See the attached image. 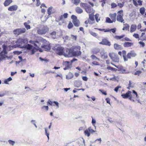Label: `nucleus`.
<instances>
[{"label": "nucleus", "mask_w": 146, "mask_h": 146, "mask_svg": "<svg viewBox=\"0 0 146 146\" xmlns=\"http://www.w3.org/2000/svg\"><path fill=\"white\" fill-rule=\"evenodd\" d=\"M84 133L85 135L89 137L90 135V133L88 129H86L84 132Z\"/></svg>", "instance_id": "473e14b6"}, {"label": "nucleus", "mask_w": 146, "mask_h": 146, "mask_svg": "<svg viewBox=\"0 0 146 146\" xmlns=\"http://www.w3.org/2000/svg\"><path fill=\"white\" fill-rule=\"evenodd\" d=\"M53 102H52L50 100H49L47 102V104H49L51 106H54V105H53Z\"/></svg>", "instance_id": "e2e57ef3"}, {"label": "nucleus", "mask_w": 146, "mask_h": 146, "mask_svg": "<svg viewBox=\"0 0 146 146\" xmlns=\"http://www.w3.org/2000/svg\"><path fill=\"white\" fill-rule=\"evenodd\" d=\"M82 85V82L80 81H76L74 82V86L78 88Z\"/></svg>", "instance_id": "a211bd4d"}, {"label": "nucleus", "mask_w": 146, "mask_h": 146, "mask_svg": "<svg viewBox=\"0 0 146 146\" xmlns=\"http://www.w3.org/2000/svg\"><path fill=\"white\" fill-rule=\"evenodd\" d=\"M107 68L108 70H114L116 71L117 70V69L116 68H113L111 66L108 67Z\"/></svg>", "instance_id": "c03bdc74"}, {"label": "nucleus", "mask_w": 146, "mask_h": 146, "mask_svg": "<svg viewBox=\"0 0 146 146\" xmlns=\"http://www.w3.org/2000/svg\"><path fill=\"white\" fill-rule=\"evenodd\" d=\"M28 42L27 38H19L17 41V44L20 47L22 48L25 46V44L27 43Z\"/></svg>", "instance_id": "39448f33"}, {"label": "nucleus", "mask_w": 146, "mask_h": 146, "mask_svg": "<svg viewBox=\"0 0 146 146\" xmlns=\"http://www.w3.org/2000/svg\"><path fill=\"white\" fill-rule=\"evenodd\" d=\"M73 77V74L71 73H69L68 75L66 76V78L67 79H70L72 78Z\"/></svg>", "instance_id": "cd10ccee"}, {"label": "nucleus", "mask_w": 146, "mask_h": 146, "mask_svg": "<svg viewBox=\"0 0 146 146\" xmlns=\"http://www.w3.org/2000/svg\"><path fill=\"white\" fill-rule=\"evenodd\" d=\"M123 3H119L118 4V6H119L120 8H122L123 6Z\"/></svg>", "instance_id": "680f3d73"}, {"label": "nucleus", "mask_w": 146, "mask_h": 146, "mask_svg": "<svg viewBox=\"0 0 146 146\" xmlns=\"http://www.w3.org/2000/svg\"><path fill=\"white\" fill-rule=\"evenodd\" d=\"M139 11L140 13L143 15L144 13L145 9L144 7H141Z\"/></svg>", "instance_id": "c9c22d12"}, {"label": "nucleus", "mask_w": 146, "mask_h": 146, "mask_svg": "<svg viewBox=\"0 0 146 146\" xmlns=\"http://www.w3.org/2000/svg\"><path fill=\"white\" fill-rule=\"evenodd\" d=\"M129 87L131 88H133L134 87V83L133 82H131V81L130 80L129 81Z\"/></svg>", "instance_id": "79ce46f5"}, {"label": "nucleus", "mask_w": 146, "mask_h": 146, "mask_svg": "<svg viewBox=\"0 0 146 146\" xmlns=\"http://www.w3.org/2000/svg\"><path fill=\"white\" fill-rule=\"evenodd\" d=\"M80 0H72L71 2L74 4L77 5L80 2Z\"/></svg>", "instance_id": "c85d7f7f"}, {"label": "nucleus", "mask_w": 146, "mask_h": 146, "mask_svg": "<svg viewBox=\"0 0 146 146\" xmlns=\"http://www.w3.org/2000/svg\"><path fill=\"white\" fill-rule=\"evenodd\" d=\"M132 92H133V94H134V98H138V95H137V92H136L134 90H133Z\"/></svg>", "instance_id": "49530a36"}, {"label": "nucleus", "mask_w": 146, "mask_h": 146, "mask_svg": "<svg viewBox=\"0 0 146 146\" xmlns=\"http://www.w3.org/2000/svg\"><path fill=\"white\" fill-rule=\"evenodd\" d=\"M71 37L72 38V39H74V40H76V36H74L73 35H71Z\"/></svg>", "instance_id": "338daca9"}, {"label": "nucleus", "mask_w": 146, "mask_h": 146, "mask_svg": "<svg viewBox=\"0 0 146 146\" xmlns=\"http://www.w3.org/2000/svg\"><path fill=\"white\" fill-rule=\"evenodd\" d=\"M114 48L115 50H119L121 48V46L115 43L114 44Z\"/></svg>", "instance_id": "bb28decb"}, {"label": "nucleus", "mask_w": 146, "mask_h": 146, "mask_svg": "<svg viewBox=\"0 0 146 146\" xmlns=\"http://www.w3.org/2000/svg\"><path fill=\"white\" fill-rule=\"evenodd\" d=\"M123 27L122 29L123 30H125L127 31H129V25H128L126 23L124 24L123 25Z\"/></svg>", "instance_id": "4be33fe9"}, {"label": "nucleus", "mask_w": 146, "mask_h": 146, "mask_svg": "<svg viewBox=\"0 0 146 146\" xmlns=\"http://www.w3.org/2000/svg\"><path fill=\"white\" fill-rule=\"evenodd\" d=\"M80 5L81 7L83 8H84L85 9V8H86L88 5L87 4L84 3H81Z\"/></svg>", "instance_id": "4c0bfd02"}, {"label": "nucleus", "mask_w": 146, "mask_h": 146, "mask_svg": "<svg viewBox=\"0 0 146 146\" xmlns=\"http://www.w3.org/2000/svg\"><path fill=\"white\" fill-rule=\"evenodd\" d=\"M109 56L112 60L114 62H119V58L116 54L114 53H109Z\"/></svg>", "instance_id": "6e6552de"}, {"label": "nucleus", "mask_w": 146, "mask_h": 146, "mask_svg": "<svg viewBox=\"0 0 146 146\" xmlns=\"http://www.w3.org/2000/svg\"><path fill=\"white\" fill-rule=\"evenodd\" d=\"M45 133L46 135L47 136L48 139H49V132H48L47 131V128H45Z\"/></svg>", "instance_id": "ea45409f"}, {"label": "nucleus", "mask_w": 146, "mask_h": 146, "mask_svg": "<svg viewBox=\"0 0 146 146\" xmlns=\"http://www.w3.org/2000/svg\"><path fill=\"white\" fill-rule=\"evenodd\" d=\"M124 36V35H123L121 36H115L114 37V38L117 39H119L123 38Z\"/></svg>", "instance_id": "f704fd0d"}, {"label": "nucleus", "mask_w": 146, "mask_h": 146, "mask_svg": "<svg viewBox=\"0 0 146 146\" xmlns=\"http://www.w3.org/2000/svg\"><path fill=\"white\" fill-rule=\"evenodd\" d=\"M139 44L141 45V46L143 47H144L145 46V43L142 41H139Z\"/></svg>", "instance_id": "4d7b16f0"}, {"label": "nucleus", "mask_w": 146, "mask_h": 146, "mask_svg": "<svg viewBox=\"0 0 146 146\" xmlns=\"http://www.w3.org/2000/svg\"><path fill=\"white\" fill-rule=\"evenodd\" d=\"M76 11L78 14H81L82 13L83 11L79 7H77L75 9Z\"/></svg>", "instance_id": "412c9836"}, {"label": "nucleus", "mask_w": 146, "mask_h": 146, "mask_svg": "<svg viewBox=\"0 0 146 146\" xmlns=\"http://www.w3.org/2000/svg\"><path fill=\"white\" fill-rule=\"evenodd\" d=\"M40 40V42L44 44L41 46V47L44 48L45 50H50V47L49 42L43 38H41Z\"/></svg>", "instance_id": "f257e3e1"}, {"label": "nucleus", "mask_w": 146, "mask_h": 146, "mask_svg": "<svg viewBox=\"0 0 146 146\" xmlns=\"http://www.w3.org/2000/svg\"><path fill=\"white\" fill-rule=\"evenodd\" d=\"M141 73V71L140 70L137 71L134 74L135 75H138L139 76Z\"/></svg>", "instance_id": "3c124183"}, {"label": "nucleus", "mask_w": 146, "mask_h": 146, "mask_svg": "<svg viewBox=\"0 0 146 146\" xmlns=\"http://www.w3.org/2000/svg\"><path fill=\"white\" fill-rule=\"evenodd\" d=\"M112 8H114L117 6V5L115 3H112L111 4Z\"/></svg>", "instance_id": "774afa93"}, {"label": "nucleus", "mask_w": 146, "mask_h": 146, "mask_svg": "<svg viewBox=\"0 0 146 146\" xmlns=\"http://www.w3.org/2000/svg\"><path fill=\"white\" fill-rule=\"evenodd\" d=\"M80 47L79 46H75L72 50L73 56H78L81 55V52L80 51Z\"/></svg>", "instance_id": "423d86ee"}, {"label": "nucleus", "mask_w": 146, "mask_h": 146, "mask_svg": "<svg viewBox=\"0 0 146 146\" xmlns=\"http://www.w3.org/2000/svg\"><path fill=\"white\" fill-rule=\"evenodd\" d=\"M123 53V59L125 61H127V59L125 57V55L126 52L125 51L123 50L122 51Z\"/></svg>", "instance_id": "c756f323"}, {"label": "nucleus", "mask_w": 146, "mask_h": 146, "mask_svg": "<svg viewBox=\"0 0 146 146\" xmlns=\"http://www.w3.org/2000/svg\"><path fill=\"white\" fill-rule=\"evenodd\" d=\"M53 8V7H50L49 8L47 9V12L48 14L49 15H50L51 14V12L52 11V9Z\"/></svg>", "instance_id": "a18cd8bd"}, {"label": "nucleus", "mask_w": 146, "mask_h": 146, "mask_svg": "<svg viewBox=\"0 0 146 146\" xmlns=\"http://www.w3.org/2000/svg\"><path fill=\"white\" fill-rule=\"evenodd\" d=\"M129 53H130L132 57H134L135 56H136V54L134 51H131Z\"/></svg>", "instance_id": "37998d69"}, {"label": "nucleus", "mask_w": 146, "mask_h": 146, "mask_svg": "<svg viewBox=\"0 0 146 146\" xmlns=\"http://www.w3.org/2000/svg\"><path fill=\"white\" fill-rule=\"evenodd\" d=\"M121 87L119 86H117V87H116L114 90L116 92H117L118 90V89L119 88H121Z\"/></svg>", "instance_id": "bf43d9fd"}, {"label": "nucleus", "mask_w": 146, "mask_h": 146, "mask_svg": "<svg viewBox=\"0 0 146 146\" xmlns=\"http://www.w3.org/2000/svg\"><path fill=\"white\" fill-rule=\"evenodd\" d=\"M86 11L88 13H90L92 11V9L91 8L90 5H87V7L85 8Z\"/></svg>", "instance_id": "dca6fc26"}, {"label": "nucleus", "mask_w": 146, "mask_h": 146, "mask_svg": "<svg viewBox=\"0 0 146 146\" xmlns=\"http://www.w3.org/2000/svg\"><path fill=\"white\" fill-rule=\"evenodd\" d=\"M24 25L27 30H28L31 29V27L30 25L29 24H27L26 23H24Z\"/></svg>", "instance_id": "72a5a7b5"}, {"label": "nucleus", "mask_w": 146, "mask_h": 146, "mask_svg": "<svg viewBox=\"0 0 146 146\" xmlns=\"http://www.w3.org/2000/svg\"><path fill=\"white\" fill-rule=\"evenodd\" d=\"M116 28H114L113 29H110V31H111L113 33H114L116 32Z\"/></svg>", "instance_id": "69168bd1"}, {"label": "nucleus", "mask_w": 146, "mask_h": 146, "mask_svg": "<svg viewBox=\"0 0 146 146\" xmlns=\"http://www.w3.org/2000/svg\"><path fill=\"white\" fill-rule=\"evenodd\" d=\"M117 13L118 14L117 17V20L121 23H124V20L123 18V11L122 10L118 11Z\"/></svg>", "instance_id": "20e7f679"}, {"label": "nucleus", "mask_w": 146, "mask_h": 146, "mask_svg": "<svg viewBox=\"0 0 146 146\" xmlns=\"http://www.w3.org/2000/svg\"><path fill=\"white\" fill-rule=\"evenodd\" d=\"M70 62L68 61H65L63 63V65H64L66 66L63 69L64 70H66L67 69H68L70 68L69 66Z\"/></svg>", "instance_id": "ddd939ff"}, {"label": "nucleus", "mask_w": 146, "mask_h": 146, "mask_svg": "<svg viewBox=\"0 0 146 146\" xmlns=\"http://www.w3.org/2000/svg\"><path fill=\"white\" fill-rule=\"evenodd\" d=\"M51 37L53 38H56V32L53 31L51 33Z\"/></svg>", "instance_id": "7c9ffc66"}, {"label": "nucleus", "mask_w": 146, "mask_h": 146, "mask_svg": "<svg viewBox=\"0 0 146 146\" xmlns=\"http://www.w3.org/2000/svg\"><path fill=\"white\" fill-rule=\"evenodd\" d=\"M96 121L95 119H94L93 118L92 119V123L93 125L95 127V129H96V127L95 125V124L96 123Z\"/></svg>", "instance_id": "09e8293b"}, {"label": "nucleus", "mask_w": 146, "mask_h": 146, "mask_svg": "<svg viewBox=\"0 0 146 146\" xmlns=\"http://www.w3.org/2000/svg\"><path fill=\"white\" fill-rule=\"evenodd\" d=\"M137 26L133 24L131 25L130 32L132 33L135 31L136 29Z\"/></svg>", "instance_id": "f3484780"}, {"label": "nucleus", "mask_w": 146, "mask_h": 146, "mask_svg": "<svg viewBox=\"0 0 146 146\" xmlns=\"http://www.w3.org/2000/svg\"><path fill=\"white\" fill-rule=\"evenodd\" d=\"M99 44L109 46H110L111 44L110 42L106 39H102V41L99 42Z\"/></svg>", "instance_id": "9b49d317"}, {"label": "nucleus", "mask_w": 146, "mask_h": 146, "mask_svg": "<svg viewBox=\"0 0 146 146\" xmlns=\"http://www.w3.org/2000/svg\"><path fill=\"white\" fill-rule=\"evenodd\" d=\"M12 2V0H6L4 3V5L5 6L9 5Z\"/></svg>", "instance_id": "393cba45"}, {"label": "nucleus", "mask_w": 146, "mask_h": 146, "mask_svg": "<svg viewBox=\"0 0 146 146\" xmlns=\"http://www.w3.org/2000/svg\"><path fill=\"white\" fill-rule=\"evenodd\" d=\"M100 50L99 48H94L92 49V52L93 54H96L98 53Z\"/></svg>", "instance_id": "aec40b11"}, {"label": "nucleus", "mask_w": 146, "mask_h": 146, "mask_svg": "<svg viewBox=\"0 0 146 146\" xmlns=\"http://www.w3.org/2000/svg\"><path fill=\"white\" fill-rule=\"evenodd\" d=\"M99 15L98 14H96L95 15V17L96 21L98 22L100 20V18H99Z\"/></svg>", "instance_id": "58836bf2"}, {"label": "nucleus", "mask_w": 146, "mask_h": 146, "mask_svg": "<svg viewBox=\"0 0 146 146\" xmlns=\"http://www.w3.org/2000/svg\"><path fill=\"white\" fill-rule=\"evenodd\" d=\"M26 30L25 28H19L14 29L13 31V34L15 35H19L26 32Z\"/></svg>", "instance_id": "0eeeda50"}, {"label": "nucleus", "mask_w": 146, "mask_h": 146, "mask_svg": "<svg viewBox=\"0 0 146 146\" xmlns=\"http://www.w3.org/2000/svg\"><path fill=\"white\" fill-rule=\"evenodd\" d=\"M71 18L73 19L72 21H75L76 20H78L77 19V17L74 15H72L71 16Z\"/></svg>", "instance_id": "8fccbe9b"}, {"label": "nucleus", "mask_w": 146, "mask_h": 146, "mask_svg": "<svg viewBox=\"0 0 146 146\" xmlns=\"http://www.w3.org/2000/svg\"><path fill=\"white\" fill-rule=\"evenodd\" d=\"M73 27V25L72 23L71 22H69L68 25V28L69 29H70L72 28Z\"/></svg>", "instance_id": "de8ad7c7"}, {"label": "nucleus", "mask_w": 146, "mask_h": 146, "mask_svg": "<svg viewBox=\"0 0 146 146\" xmlns=\"http://www.w3.org/2000/svg\"><path fill=\"white\" fill-rule=\"evenodd\" d=\"M8 142L10 144L12 145H13L15 143V142L14 141H13L10 140L8 141Z\"/></svg>", "instance_id": "13d9d810"}, {"label": "nucleus", "mask_w": 146, "mask_h": 146, "mask_svg": "<svg viewBox=\"0 0 146 146\" xmlns=\"http://www.w3.org/2000/svg\"><path fill=\"white\" fill-rule=\"evenodd\" d=\"M90 34L94 36H96L97 35V34L96 33H95L94 32L91 31L90 32Z\"/></svg>", "instance_id": "5fc2aeb1"}, {"label": "nucleus", "mask_w": 146, "mask_h": 146, "mask_svg": "<svg viewBox=\"0 0 146 146\" xmlns=\"http://www.w3.org/2000/svg\"><path fill=\"white\" fill-rule=\"evenodd\" d=\"M103 52H100L101 57L102 58L105 59L107 58L108 57V55L103 50Z\"/></svg>", "instance_id": "2eb2a0df"}, {"label": "nucleus", "mask_w": 146, "mask_h": 146, "mask_svg": "<svg viewBox=\"0 0 146 146\" xmlns=\"http://www.w3.org/2000/svg\"><path fill=\"white\" fill-rule=\"evenodd\" d=\"M90 133H93L96 132V131H94L91 128V127H89L88 129Z\"/></svg>", "instance_id": "a19ab883"}, {"label": "nucleus", "mask_w": 146, "mask_h": 146, "mask_svg": "<svg viewBox=\"0 0 146 146\" xmlns=\"http://www.w3.org/2000/svg\"><path fill=\"white\" fill-rule=\"evenodd\" d=\"M29 43L31 44H34L35 46H39L40 45L39 42L37 41L34 42L32 40H30Z\"/></svg>", "instance_id": "6ab92c4d"}, {"label": "nucleus", "mask_w": 146, "mask_h": 146, "mask_svg": "<svg viewBox=\"0 0 146 146\" xmlns=\"http://www.w3.org/2000/svg\"><path fill=\"white\" fill-rule=\"evenodd\" d=\"M25 47L28 50L33 49L34 48V47L32 45L29 44H28L27 45L25 46Z\"/></svg>", "instance_id": "a878e982"}, {"label": "nucleus", "mask_w": 146, "mask_h": 146, "mask_svg": "<svg viewBox=\"0 0 146 146\" xmlns=\"http://www.w3.org/2000/svg\"><path fill=\"white\" fill-rule=\"evenodd\" d=\"M42 109L47 111L48 110V106H43L42 107Z\"/></svg>", "instance_id": "864d4df0"}, {"label": "nucleus", "mask_w": 146, "mask_h": 146, "mask_svg": "<svg viewBox=\"0 0 146 146\" xmlns=\"http://www.w3.org/2000/svg\"><path fill=\"white\" fill-rule=\"evenodd\" d=\"M133 45V43L130 42H125L123 46L125 47L131 46Z\"/></svg>", "instance_id": "5701e85b"}, {"label": "nucleus", "mask_w": 146, "mask_h": 146, "mask_svg": "<svg viewBox=\"0 0 146 146\" xmlns=\"http://www.w3.org/2000/svg\"><path fill=\"white\" fill-rule=\"evenodd\" d=\"M66 53L64 52V55L66 57H70L73 56L72 50L68 48L66 49Z\"/></svg>", "instance_id": "9d476101"}, {"label": "nucleus", "mask_w": 146, "mask_h": 146, "mask_svg": "<svg viewBox=\"0 0 146 146\" xmlns=\"http://www.w3.org/2000/svg\"><path fill=\"white\" fill-rule=\"evenodd\" d=\"M131 91H128L127 93L125 94H123L121 96L123 98H127L129 97V99L131 100L133 98L132 96L131 95Z\"/></svg>", "instance_id": "1a4fd4ad"}, {"label": "nucleus", "mask_w": 146, "mask_h": 146, "mask_svg": "<svg viewBox=\"0 0 146 146\" xmlns=\"http://www.w3.org/2000/svg\"><path fill=\"white\" fill-rule=\"evenodd\" d=\"M91 58L93 59L94 60H98V58H97L96 56L94 55H92L91 56Z\"/></svg>", "instance_id": "6e6d98bb"}, {"label": "nucleus", "mask_w": 146, "mask_h": 146, "mask_svg": "<svg viewBox=\"0 0 146 146\" xmlns=\"http://www.w3.org/2000/svg\"><path fill=\"white\" fill-rule=\"evenodd\" d=\"M133 36L136 38H139V36L138 34L135 33L133 35Z\"/></svg>", "instance_id": "0e129e2a"}, {"label": "nucleus", "mask_w": 146, "mask_h": 146, "mask_svg": "<svg viewBox=\"0 0 146 146\" xmlns=\"http://www.w3.org/2000/svg\"><path fill=\"white\" fill-rule=\"evenodd\" d=\"M106 22L109 23H112L113 21L112 20H111L110 19L109 17H107L106 18Z\"/></svg>", "instance_id": "e433bc0d"}, {"label": "nucleus", "mask_w": 146, "mask_h": 146, "mask_svg": "<svg viewBox=\"0 0 146 146\" xmlns=\"http://www.w3.org/2000/svg\"><path fill=\"white\" fill-rule=\"evenodd\" d=\"M63 17L62 15L60 16L56 20V21L57 22H58L60 21L61 20H62L63 19Z\"/></svg>", "instance_id": "603ef678"}, {"label": "nucleus", "mask_w": 146, "mask_h": 146, "mask_svg": "<svg viewBox=\"0 0 146 146\" xmlns=\"http://www.w3.org/2000/svg\"><path fill=\"white\" fill-rule=\"evenodd\" d=\"M116 13H115L111 14L109 15V16L113 22H115L116 21Z\"/></svg>", "instance_id": "4468645a"}, {"label": "nucleus", "mask_w": 146, "mask_h": 146, "mask_svg": "<svg viewBox=\"0 0 146 146\" xmlns=\"http://www.w3.org/2000/svg\"><path fill=\"white\" fill-rule=\"evenodd\" d=\"M89 18L91 21L94 20V16L91 15H89Z\"/></svg>", "instance_id": "052dcab7"}, {"label": "nucleus", "mask_w": 146, "mask_h": 146, "mask_svg": "<svg viewBox=\"0 0 146 146\" xmlns=\"http://www.w3.org/2000/svg\"><path fill=\"white\" fill-rule=\"evenodd\" d=\"M54 51L56 53L59 55H63L64 53V48L60 46H57L54 48Z\"/></svg>", "instance_id": "7ed1b4c3"}, {"label": "nucleus", "mask_w": 146, "mask_h": 146, "mask_svg": "<svg viewBox=\"0 0 146 146\" xmlns=\"http://www.w3.org/2000/svg\"><path fill=\"white\" fill-rule=\"evenodd\" d=\"M18 6L15 5H14L10 6L8 9V10L11 11L16 10L18 9Z\"/></svg>", "instance_id": "f8f14e48"}, {"label": "nucleus", "mask_w": 146, "mask_h": 146, "mask_svg": "<svg viewBox=\"0 0 146 146\" xmlns=\"http://www.w3.org/2000/svg\"><path fill=\"white\" fill-rule=\"evenodd\" d=\"M12 80V78L11 77H10L8 78L5 80H4V82L5 84H8V82L11 81Z\"/></svg>", "instance_id": "2f4dec72"}, {"label": "nucleus", "mask_w": 146, "mask_h": 146, "mask_svg": "<svg viewBox=\"0 0 146 146\" xmlns=\"http://www.w3.org/2000/svg\"><path fill=\"white\" fill-rule=\"evenodd\" d=\"M48 30V28L47 26H43L38 29L37 32L39 35H43L46 34Z\"/></svg>", "instance_id": "f03ea898"}, {"label": "nucleus", "mask_w": 146, "mask_h": 146, "mask_svg": "<svg viewBox=\"0 0 146 146\" xmlns=\"http://www.w3.org/2000/svg\"><path fill=\"white\" fill-rule=\"evenodd\" d=\"M72 22L75 26L77 27L79 26L80 22L78 20L72 21Z\"/></svg>", "instance_id": "b1692460"}]
</instances>
